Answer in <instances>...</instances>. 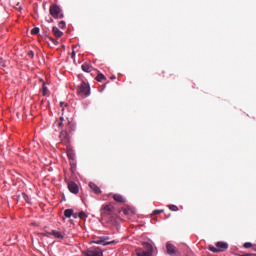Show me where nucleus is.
I'll list each match as a JSON object with an SVG mask.
<instances>
[{
    "instance_id": "obj_19",
    "label": "nucleus",
    "mask_w": 256,
    "mask_h": 256,
    "mask_svg": "<svg viewBox=\"0 0 256 256\" xmlns=\"http://www.w3.org/2000/svg\"><path fill=\"white\" fill-rule=\"evenodd\" d=\"M168 209H170V211H174V212L179 211V207H177V205H174V204L168 205Z\"/></svg>"
},
{
    "instance_id": "obj_7",
    "label": "nucleus",
    "mask_w": 256,
    "mask_h": 256,
    "mask_svg": "<svg viewBox=\"0 0 256 256\" xmlns=\"http://www.w3.org/2000/svg\"><path fill=\"white\" fill-rule=\"evenodd\" d=\"M166 251L168 255H171V256L177 255L179 253V250H177V247H175V245L169 242L166 244Z\"/></svg>"
},
{
    "instance_id": "obj_4",
    "label": "nucleus",
    "mask_w": 256,
    "mask_h": 256,
    "mask_svg": "<svg viewBox=\"0 0 256 256\" xmlns=\"http://www.w3.org/2000/svg\"><path fill=\"white\" fill-rule=\"evenodd\" d=\"M82 254L84 256H103V251L99 247H96L83 251Z\"/></svg>"
},
{
    "instance_id": "obj_3",
    "label": "nucleus",
    "mask_w": 256,
    "mask_h": 256,
    "mask_svg": "<svg viewBox=\"0 0 256 256\" xmlns=\"http://www.w3.org/2000/svg\"><path fill=\"white\" fill-rule=\"evenodd\" d=\"M49 13L54 19H63V11L57 4L50 6Z\"/></svg>"
},
{
    "instance_id": "obj_31",
    "label": "nucleus",
    "mask_w": 256,
    "mask_h": 256,
    "mask_svg": "<svg viewBox=\"0 0 256 256\" xmlns=\"http://www.w3.org/2000/svg\"><path fill=\"white\" fill-rule=\"evenodd\" d=\"M71 57H75V51L71 53Z\"/></svg>"
},
{
    "instance_id": "obj_27",
    "label": "nucleus",
    "mask_w": 256,
    "mask_h": 256,
    "mask_svg": "<svg viewBox=\"0 0 256 256\" xmlns=\"http://www.w3.org/2000/svg\"><path fill=\"white\" fill-rule=\"evenodd\" d=\"M28 57H31V59H33V57H35V53L32 50H30L28 52Z\"/></svg>"
},
{
    "instance_id": "obj_20",
    "label": "nucleus",
    "mask_w": 256,
    "mask_h": 256,
    "mask_svg": "<svg viewBox=\"0 0 256 256\" xmlns=\"http://www.w3.org/2000/svg\"><path fill=\"white\" fill-rule=\"evenodd\" d=\"M122 213L124 215H131V213H133V211L130 208H124V209H122Z\"/></svg>"
},
{
    "instance_id": "obj_17",
    "label": "nucleus",
    "mask_w": 256,
    "mask_h": 256,
    "mask_svg": "<svg viewBox=\"0 0 256 256\" xmlns=\"http://www.w3.org/2000/svg\"><path fill=\"white\" fill-rule=\"evenodd\" d=\"M107 78L105 77V75H103L102 73H100V74H98L97 76H96V81H98V82H100L101 83V81H105Z\"/></svg>"
},
{
    "instance_id": "obj_34",
    "label": "nucleus",
    "mask_w": 256,
    "mask_h": 256,
    "mask_svg": "<svg viewBox=\"0 0 256 256\" xmlns=\"http://www.w3.org/2000/svg\"><path fill=\"white\" fill-rule=\"evenodd\" d=\"M254 251H256V248H254Z\"/></svg>"
},
{
    "instance_id": "obj_8",
    "label": "nucleus",
    "mask_w": 256,
    "mask_h": 256,
    "mask_svg": "<svg viewBox=\"0 0 256 256\" xmlns=\"http://www.w3.org/2000/svg\"><path fill=\"white\" fill-rule=\"evenodd\" d=\"M109 237H100L98 240L94 241L96 245H113L115 240L108 241Z\"/></svg>"
},
{
    "instance_id": "obj_15",
    "label": "nucleus",
    "mask_w": 256,
    "mask_h": 256,
    "mask_svg": "<svg viewBox=\"0 0 256 256\" xmlns=\"http://www.w3.org/2000/svg\"><path fill=\"white\" fill-rule=\"evenodd\" d=\"M51 235H53L56 239H65V235L59 231L53 230Z\"/></svg>"
},
{
    "instance_id": "obj_24",
    "label": "nucleus",
    "mask_w": 256,
    "mask_h": 256,
    "mask_svg": "<svg viewBox=\"0 0 256 256\" xmlns=\"http://www.w3.org/2000/svg\"><path fill=\"white\" fill-rule=\"evenodd\" d=\"M42 93H43L44 96L49 93V90L47 89V86H45V84H43Z\"/></svg>"
},
{
    "instance_id": "obj_29",
    "label": "nucleus",
    "mask_w": 256,
    "mask_h": 256,
    "mask_svg": "<svg viewBox=\"0 0 256 256\" xmlns=\"http://www.w3.org/2000/svg\"><path fill=\"white\" fill-rule=\"evenodd\" d=\"M60 107L62 108V111H65V107H67V104L60 102Z\"/></svg>"
},
{
    "instance_id": "obj_23",
    "label": "nucleus",
    "mask_w": 256,
    "mask_h": 256,
    "mask_svg": "<svg viewBox=\"0 0 256 256\" xmlns=\"http://www.w3.org/2000/svg\"><path fill=\"white\" fill-rule=\"evenodd\" d=\"M31 35H39V28L35 27L31 30Z\"/></svg>"
},
{
    "instance_id": "obj_30",
    "label": "nucleus",
    "mask_w": 256,
    "mask_h": 256,
    "mask_svg": "<svg viewBox=\"0 0 256 256\" xmlns=\"http://www.w3.org/2000/svg\"><path fill=\"white\" fill-rule=\"evenodd\" d=\"M240 256H256V254L255 253H247V254H242Z\"/></svg>"
},
{
    "instance_id": "obj_10",
    "label": "nucleus",
    "mask_w": 256,
    "mask_h": 256,
    "mask_svg": "<svg viewBox=\"0 0 256 256\" xmlns=\"http://www.w3.org/2000/svg\"><path fill=\"white\" fill-rule=\"evenodd\" d=\"M64 217L67 219H70V217H74V219H77V214H74L73 209H66L64 211Z\"/></svg>"
},
{
    "instance_id": "obj_5",
    "label": "nucleus",
    "mask_w": 256,
    "mask_h": 256,
    "mask_svg": "<svg viewBox=\"0 0 256 256\" xmlns=\"http://www.w3.org/2000/svg\"><path fill=\"white\" fill-rule=\"evenodd\" d=\"M113 211H115V206H113V204H106L102 206L100 210L102 217H106V215H111Z\"/></svg>"
},
{
    "instance_id": "obj_25",
    "label": "nucleus",
    "mask_w": 256,
    "mask_h": 256,
    "mask_svg": "<svg viewBox=\"0 0 256 256\" xmlns=\"http://www.w3.org/2000/svg\"><path fill=\"white\" fill-rule=\"evenodd\" d=\"M251 247H253V244H251L250 242L244 243V248L245 249H251Z\"/></svg>"
},
{
    "instance_id": "obj_12",
    "label": "nucleus",
    "mask_w": 256,
    "mask_h": 256,
    "mask_svg": "<svg viewBox=\"0 0 256 256\" xmlns=\"http://www.w3.org/2000/svg\"><path fill=\"white\" fill-rule=\"evenodd\" d=\"M216 247L221 252V251H225V250L229 249V244H227L226 242H218V243H216Z\"/></svg>"
},
{
    "instance_id": "obj_18",
    "label": "nucleus",
    "mask_w": 256,
    "mask_h": 256,
    "mask_svg": "<svg viewBox=\"0 0 256 256\" xmlns=\"http://www.w3.org/2000/svg\"><path fill=\"white\" fill-rule=\"evenodd\" d=\"M209 251H212V253H221V250H219L218 247H215L213 245L209 246Z\"/></svg>"
},
{
    "instance_id": "obj_1",
    "label": "nucleus",
    "mask_w": 256,
    "mask_h": 256,
    "mask_svg": "<svg viewBox=\"0 0 256 256\" xmlns=\"http://www.w3.org/2000/svg\"><path fill=\"white\" fill-rule=\"evenodd\" d=\"M59 127H66L65 130H62L59 135V139L63 145H69L71 143V136L68 131H71V123L65 118L60 117V122L58 123ZM68 129V131H67Z\"/></svg>"
},
{
    "instance_id": "obj_21",
    "label": "nucleus",
    "mask_w": 256,
    "mask_h": 256,
    "mask_svg": "<svg viewBox=\"0 0 256 256\" xmlns=\"http://www.w3.org/2000/svg\"><path fill=\"white\" fill-rule=\"evenodd\" d=\"M77 217H79V219H87V214H85V212H80L77 214Z\"/></svg>"
},
{
    "instance_id": "obj_16",
    "label": "nucleus",
    "mask_w": 256,
    "mask_h": 256,
    "mask_svg": "<svg viewBox=\"0 0 256 256\" xmlns=\"http://www.w3.org/2000/svg\"><path fill=\"white\" fill-rule=\"evenodd\" d=\"M52 31H53L55 37H57V38L63 37V32L61 30H59V28L53 27Z\"/></svg>"
},
{
    "instance_id": "obj_26",
    "label": "nucleus",
    "mask_w": 256,
    "mask_h": 256,
    "mask_svg": "<svg viewBox=\"0 0 256 256\" xmlns=\"http://www.w3.org/2000/svg\"><path fill=\"white\" fill-rule=\"evenodd\" d=\"M59 27H60V29H65V27H66L65 21H61L59 23Z\"/></svg>"
},
{
    "instance_id": "obj_2",
    "label": "nucleus",
    "mask_w": 256,
    "mask_h": 256,
    "mask_svg": "<svg viewBox=\"0 0 256 256\" xmlns=\"http://www.w3.org/2000/svg\"><path fill=\"white\" fill-rule=\"evenodd\" d=\"M143 247L145 250H143L142 248L136 249L137 256H153V245L148 242H144Z\"/></svg>"
},
{
    "instance_id": "obj_9",
    "label": "nucleus",
    "mask_w": 256,
    "mask_h": 256,
    "mask_svg": "<svg viewBox=\"0 0 256 256\" xmlns=\"http://www.w3.org/2000/svg\"><path fill=\"white\" fill-rule=\"evenodd\" d=\"M68 189L70 193H74V195H77V193H79V186L75 182H69Z\"/></svg>"
},
{
    "instance_id": "obj_22",
    "label": "nucleus",
    "mask_w": 256,
    "mask_h": 256,
    "mask_svg": "<svg viewBox=\"0 0 256 256\" xmlns=\"http://www.w3.org/2000/svg\"><path fill=\"white\" fill-rule=\"evenodd\" d=\"M67 146V154H68V157H71L72 153H73V149L71 148V146L66 145Z\"/></svg>"
},
{
    "instance_id": "obj_32",
    "label": "nucleus",
    "mask_w": 256,
    "mask_h": 256,
    "mask_svg": "<svg viewBox=\"0 0 256 256\" xmlns=\"http://www.w3.org/2000/svg\"><path fill=\"white\" fill-rule=\"evenodd\" d=\"M110 79L113 81V79H116V77L115 76H111Z\"/></svg>"
},
{
    "instance_id": "obj_28",
    "label": "nucleus",
    "mask_w": 256,
    "mask_h": 256,
    "mask_svg": "<svg viewBox=\"0 0 256 256\" xmlns=\"http://www.w3.org/2000/svg\"><path fill=\"white\" fill-rule=\"evenodd\" d=\"M160 213H163V210H154L153 215H160Z\"/></svg>"
},
{
    "instance_id": "obj_13",
    "label": "nucleus",
    "mask_w": 256,
    "mask_h": 256,
    "mask_svg": "<svg viewBox=\"0 0 256 256\" xmlns=\"http://www.w3.org/2000/svg\"><path fill=\"white\" fill-rule=\"evenodd\" d=\"M89 187L94 193H96V195H99L101 193V188H99V186H97L95 183L90 182Z\"/></svg>"
},
{
    "instance_id": "obj_6",
    "label": "nucleus",
    "mask_w": 256,
    "mask_h": 256,
    "mask_svg": "<svg viewBox=\"0 0 256 256\" xmlns=\"http://www.w3.org/2000/svg\"><path fill=\"white\" fill-rule=\"evenodd\" d=\"M78 93L79 95H84L85 97L89 96V93H90L89 85L85 82H82L79 87Z\"/></svg>"
},
{
    "instance_id": "obj_14",
    "label": "nucleus",
    "mask_w": 256,
    "mask_h": 256,
    "mask_svg": "<svg viewBox=\"0 0 256 256\" xmlns=\"http://www.w3.org/2000/svg\"><path fill=\"white\" fill-rule=\"evenodd\" d=\"M81 69L85 73H91V71H93V66H91L90 64L84 63L82 64Z\"/></svg>"
},
{
    "instance_id": "obj_33",
    "label": "nucleus",
    "mask_w": 256,
    "mask_h": 256,
    "mask_svg": "<svg viewBox=\"0 0 256 256\" xmlns=\"http://www.w3.org/2000/svg\"><path fill=\"white\" fill-rule=\"evenodd\" d=\"M51 41H52V43H57V41H55L54 39H52Z\"/></svg>"
},
{
    "instance_id": "obj_11",
    "label": "nucleus",
    "mask_w": 256,
    "mask_h": 256,
    "mask_svg": "<svg viewBox=\"0 0 256 256\" xmlns=\"http://www.w3.org/2000/svg\"><path fill=\"white\" fill-rule=\"evenodd\" d=\"M113 199L114 201H116V203H126L127 201L125 197H123V195L121 194H114Z\"/></svg>"
}]
</instances>
